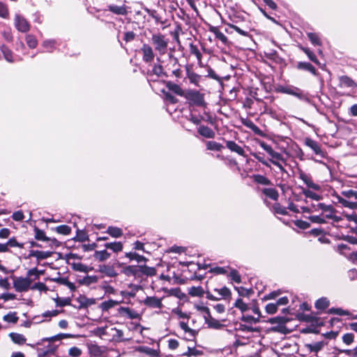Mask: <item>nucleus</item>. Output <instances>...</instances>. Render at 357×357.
I'll return each instance as SVG.
<instances>
[{
	"label": "nucleus",
	"instance_id": "58836bf2",
	"mask_svg": "<svg viewBox=\"0 0 357 357\" xmlns=\"http://www.w3.org/2000/svg\"><path fill=\"white\" fill-rule=\"evenodd\" d=\"M325 343L322 341L317 342L311 344H308L307 347L310 350V351L318 352L321 350L324 347Z\"/></svg>",
	"mask_w": 357,
	"mask_h": 357
},
{
	"label": "nucleus",
	"instance_id": "79ce46f5",
	"mask_svg": "<svg viewBox=\"0 0 357 357\" xmlns=\"http://www.w3.org/2000/svg\"><path fill=\"white\" fill-rule=\"evenodd\" d=\"M337 199L339 203L342 204L345 207L355 208L357 206V204L356 202L347 201L345 199L341 197L340 196H337Z\"/></svg>",
	"mask_w": 357,
	"mask_h": 357
},
{
	"label": "nucleus",
	"instance_id": "f8f14e48",
	"mask_svg": "<svg viewBox=\"0 0 357 357\" xmlns=\"http://www.w3.org/2000/svg\"><path fill=\"white\" fill-rule=\"evenodd\" d=\"M15 26L21 32H26L29 30V24L27 21L20 15H16L15 18Z\"/></svg>",
	"mask_w": 357,
	"mask_h": 357
},
{
	"label": "nucleus",
	"instance_id": "c9c22d12",
	"mask_svg": "<svg viewBox=\"0 0 357 357\" xmlns=\"http://www.w3.org/2000/svg\"><path fill=\"white\" fill-rule=\"evenodd\" d=\"M211 31H212L215 34V37L222 41L224 44L227 42V36L223 33L220 31L218 28L212 27L211 29Z\"/></svg>",
	"mask_w": 357,
	"mask_h": 357
},
{
	"label": "nucleus",
	"instance_id": "2eb2a0df",
	"mask_svg": "<svg viewBox=\"0 0 357 357\" xmlns=\"http://www.w3.org/2000/svg\"><path fill=\"white\" fill-rule=\"evenodd\" d=\"M340 86L347 87V88H355L356 87V82L349 77L343 75L339 78Z\"/></svg>",
	"mask_w": 357,
	"mask_h": 357
},
{
	"label": "nucleus",
	"instance_id": "2f4dec72",
	"mask_svg": "<svg viewBox=\"0 0 357 357\" xmlns=\"http://www.w3.org/2000/svg\"><path fill=\"white\" fill-rule=\"evenodd\" d=\"M167 86L170 91L175 93L178 96L183 95V91L179 85L173 82H168Z\"/></svg>",
	"mask_w": 357,
	"mask_h": 357
},
{
	"label": "nucleus",
	"instance_id": "ddd939ff",
	"mask_svg": "<svg viewBox=\"0 0 357 357\" xmlns=\"http://www.w3.org/2000/svg\"><path fill=\"white\" fill-rule=\"evenodd\" d=\"M179 326H180L181 328L184 331L185 335H186L185 338L187 340H191L193 338H195V336L197 335V332L195 330L190 328L188 326L187 323H185L184 321H181L179 323Z\"/></svg>",
	"mask_w": 357,
	"mask_h": 357
},
{
	"label": "nucleus",
	"instance_id": "49530a36",
	"mask_svg": "<svg viewBox=\"0 0 357 357\" xmlns=\"http://www.w3.org/2000/svg\"><path fill=\"white\" fill-rule=\"evenodd\" d=\"M215 291L218 293V296L220 297V298H227L229 297L230 295H231V291L230 290L226 287H224L221 289H215Z\"/></svg>",
	"mask_w": 357,
	"mask_h": 357
},
{
	"label": "nucleus",
	"instance_id": "a878e982",
	"mask_svg": "<svg viewBox=\"0 0 357 357\" xmlns=\"http://www.w3.org/2000/svg\"><path fill=\"white\" fill-rule=\"evenodd\" d=\"M241 121L245 127L251 129L252 131L255 132L259 131V134L261 133L259 128L250 119L241 118Z\"/></svg>",
	"mask_w": 357,
	"mask_h": 357
},
{
	"label": "nucleus",
	"instance_id": "6ab92c4d",
	"mask_svg": "<svg viewBox=\"0 0 357 357\" xmlns=\"http://www.w3.org/2000/svg\"><path fill=\"white\" fill-rule=\"evenodd\" d=\"M0 50L4 56V59L10 63H13L15 61L13 52L5 45H2L0 46Z\"/></svg>",
	"mask_w": 357,
	"mask_h": 357
},
{
	"label": "nucleus",
	"instance_id": "09e8293b",
	"mask_svg": "<svg viewBox=\"0 0 357 357\" xmlns=\"http://www.w3.org/2000/svg\"><path fill=\"white\" fill-rule=\"evenodd\" d=\"M302 50L307 54L309 59L316 64H319V60L317 59L315 54L308 48L306 47H302Z\"/></svg>",
	"mask_w": 357,
	"mask_h": 357
},
{
	"label": "nucleus",
	"instance_id": "69168bd1",
	"mask_svg": "<svg viewBox=\"0 0 357 357\" xmlns=\"http://www.w3.org/2000/svg\"><path fill=\"white\" fill-rule=\"evenodd\" d=\"M278 307L276 303H268L266 306V311L268 314H273L277 312Z\"/></svg>",
	"mask_w": 357,
	"mask_h": 357
},
{
	"label": "nucleus",
	"instance_id": "9b49d317",
	"mask_svg": "<svg viewBox=\"0 0 357 357\" xmlns=\"http://www.w3.org/2000/svg\"><path fill=\"white\" fill-rule=\"evenodd\" d=\"M52 256V252L49 251H41L31 250L29 251L27 258L36 257L38 261L47 259Z\"/></svg>",
	"mask_w": 357,
	"mask_h": 357
},
{
	"label": "nucleus",
	"instance_id": "9d476101",
	"mask_svg": "<svg viewBox=\"0 0 357 357\" xmlns=\"http://www.w3.org/2000/svg\"><path fill=\"white\" fill-rule=\"evenodd\" d=\"M119 312L121 315L130 319H136L139 318V314L135 310L126 307H120Z\"/></svg>",
	"mask_w": 357,
	"mask_h": 357
},
{
	"label": "nucleus",
	"instance_id": "4c0bfd02",
	"mask_svg": "<svg viewBox=\"0 0 357 357\" xmlns=\"http://www.w3.org/2000/svg\"><path fill=\"white\" fill-rule=\"evenodd\" d=\"M203 352L201 350H198L195 347H188V351L186 352H184L182 354V356H201L202 355Z\"/></svg>",
	"mask_w": 357,
	"mask_h": 357
},
{
	"label": "nucleus",
	"instance_id": "bb28decb",
	"mask_svg": "<svg viewBox=\"0 0 357 357\" xmlns=\"http://www.w3.org/2000/svg\"><path fill=\"white\" fill-rule=\"evenodd\" d=\"M105 247L112 250L114 252H119L123 249V244L121 242L107 243Z\"/></svg>",
	"mask_w": 357,
	"mask_h": 357
},
{
	"label": "nucleus",
	"instance_id": "6e6552de",
	"mask_svg": "<svg viewBox=\"0 0 357 357\" xmlns=\"http://www.w3.org/2000/svg\"><path fill=\"white\" fill-rule=\"evenodd\" d=\"M299 178L308 188L314 190H319L321 189V186L319 184L314 183L311 176L305 172H301L299 173Z\"/></svg>",
	"mask_w": 357,
	"mask_h": 357
},
{
	"label": "nucleus",
	"instance_id": "c85d7f7f",
	"mask_svg": "<svg viewBox=\"0 0 357 357\" xmlns=\"http://www.w3.org/2000/svg\"><path fill=\"white\" fill-rule=\"evenodd\" d=\"M137 351H139L142 353H144L151 357H155V356H158V351L157 350H155V349H151L148 347H144V346L139 347L137 348Z\"/></svg>",
	"mask_w": 357,
	"mask_h": 357
},
{
	"label": "nucleus",
	"instance_id": "de8ad7c7",
	"mask_svg": "<svg viewBox=\"0 0 357 357\" xmlns=\"http://www.w3.org/2000/svg\"><path fill=\"white\" fill-rule=\"evenodd\" d=\"M310 208H312V212H317L319 211H323L324 210L330 209V206H327L323 203H319L317 204H312Z\"/></svg>",
	"mask_w": 357,
	"mask_h": 357
},
{
	"label": "nucleus",
	"instance_id": "a211bd4d",
	"mask_svg": "<svg viewBox=\"0 0 357 357\" xmlns=\"http://www.w3.org/2000/svg\"><path fill=\"white\" fill-rule=\"evenodd\" d=\"M198 132L203 137L206 138H214V131L208 126H201L198 128Z\"/></svg>",
	"mask_w": 357,
	"mask_h": 357
},
{
	"label": "nucleus",
	"instance_id": "680f3d73",
	"mask_svg": "<svg viewBox=\"0 0 357 357\" xmlns=\"http://www.w3.org/2000/svg\"><path fill=\"white\" fill-rule=\"evenodd\" d=\"M151 72L153 75H155L158 77H160L164 74L163 68L160 64H155L153 66Z\"/></svg>",
	"mask_w": 357,
	"mask_h": 357
},
{
	"label": "nucleus",
	"instance_id": "4d7b16f0",
	"mask_svg": "<svg viewBox=\"0 0 357 357\" xmlns=\"http://www.w3.org/2000/svg\"><path fill=\"white\" fill-rule=\"evenodd\" d=\"M330 206V209L328 210H324L322 213H324V219H331L333 220L335 218V215L334 214V209L333 207L331 205Z\"/></svg>",
	"mask_w": 357,
	"mask_h": 357
},
{
	"label": "nucleus",
	"instance_id": "0e129e2a",
	"mask_svg": "<svg viewBox=\"0 0 357 357\" xmlns=\"http://www.w3.org/2000/svg\"><path fill=\"white\" fill-rule=\"evenodd\" d=\"M354 339V335L352 333H346L342 336V341L347 345H350Z\"/></svg>",
	"mask_w": 357,
	"mask_h": 357
},
{
	"label": "nucleus",
	"instance_id": "b1692460",
	"mask_svg": "<svg viewBox=\"0 0 357 357\" xmlns=\"http://www.w3.org/2000/svg\"><path fill=\"white\" fill-rule=\"evenodd\" d=\"M262 192L266 197L274 201H277L279 197L278 192L275 188H264Z\"/></svg>",
	"mask_w": 357,
	"mask_h": 357
},
{
	"label": "nucleus",
	"instance_id": "bf43d9fd",
	"mask_svg": "<svg viewBox=\"0 0 357 357\" xmlns=\"http://www.w3.org/2000/svg\"><path fill=\"white\" fill-rule=\"evenodd\" d=\"M255 181L262 185H269L271 183V181L264 176L262 175H256L255 176Z\"/></svg>",
	"mask_w": 357,
	"mask_h": 357
},
{
	"label": "nucleus",
	"instance_id": "1a4fd4ad",
	"mask_svg": "<svg viewBox=\"0 0 357 357\" xmlns=\"http://www.w3.org/2000/svg\"><path fill=\"white\" fill-rule=\"evenodd\" d=\"M305 144L313 150L315 154L321 157L324 156V151L321 150L319 144L316 141L307 137L305 139Z\"/></svg>",
	"mask_w": 357,
	"mask_h": 357
},
{
	"label": "nucleus",
	"instance_id": "774afa93",
	"mask_svg": "<svg viewBox=\"0 0 357 357\" xmlns=\"http://www.w3.org/2000/svg\"><path fill=\"white\" fill-rule=\"evenodd\" d=\"M56 42L53 40H45L43 43V47L48 52H52L55 47Z\"/></svg>",
	"mask_w": 357,
	"mask_h": 357
},
{
	"label": "nucleus",
	"instance_id": "4468645a",
	"mask_svg": "<svg viewBox=\"0 0 357 357\" xmlns=\"http://www.w3.org/2000/svg\"><path fill=\"white\" fill-rule=\"evenodd\" d=\"M226 147L231 152L236 153L239 155L245 156V151L234 141H226Z\"/></svg>",
	"mask_w": 357,
	"mask_h": 357
},
{
	"label": "nucleus",
	"instance_id": "f704fd0d",
	"mask_svg": "<svg viewBox=\"0 0 357 357\" xmlns=\"http://www.w3.org/2000/svg\"><path fill=\"white\" fill-rule=\"evenodd\" d=\"M34 231H35V238L36 240L42 241H48L50 240V238L45 236V233L44 232V231H43L37 227H35Z\"/></svg>",
	"mask_w": 357,
	"mask_h": 357
},
{
	"label": "nucleus",
	"instance_id": "4be33fe9",
	"mask_svg": "<svg viewBox=\"0 0 357 357\" xmlns=\"http://www.w3.org/2000/svg\"><path fill=\"white\" fill-rule=\"evenodd\" d=\"M93 257L99 261H104L110 257V254L106 250L96 251Z\"/></svg>",
	"mask_w": 357,
	"mask_h": 357
},
{
	"label": "nucleus",
	"instance_id": "0eeeda50",
	"mask_svg": "<svg viewBox=\"0 0 357 357\" xmlns=\"http://www.w3.org/2000/svg\"><path fill=\"white\" fill-rule=\"evenodd\" d=\"M299 178L308 188L314 190H319L321 189V186L319 184L314 183L311 176L305 172H301L299 173Z\"/></svg>",
	"mask_w": 357,
	"mask_h": 357
},
{
	"label": "nucleus",
	"instance_id": "052dcab7",
	"mask_svg": "<svg viewBox=\"0 0 357 357\" xmlns=\"http://www.w3.org/2000/svg\"><path fill=\"white\" fill-rule=\"evenodd\" d=\"M188 77L190 82L196 85L198 84V83L201 79L200 75L196 74L195 73H189L188 75Z\"/></svg>",
	"mask_w": 357,
	"mask_h": 357
},
{
	"label": "nucleus",
	"instance_id": "13d9d810",
	"mask_svg": "<svg viewBox=\"0 0 357 357\" xmlns=\"http://www.w3.org/2000/svg\"><path fill=\"white\" fill-rule=\"evenodd\" d=\"M342 195L348 199H354V200L357 199V192L353 190H344L342 192Z\"/></svg>",
	"mask_w": 357,
	"mask_h": 357
},
{
	"label": "nucleus",
	"instance_id": "5701e85b",
	"mask_svg": "<svg viewBox=\"0 0 357 357\" xmlns=\"http://www.w3.org/2000/svg\"><path fill=\"white\" fill-rule=\"evenodd\" d=\"M10 337L11 338L12 341L17 344H23L26 342V337L20 333H10L9 334Z\"/></svg>",
	"mask_w": 357,
	"mask_h": 357
},
{
	"label": "nucleus",
	"instance_id": "338daca9",
	"mask_svg": "<svg viewBox=\"0 0 357 357\" xmlns=\"http://www.w3.org/2000/svg\"><path fill=\"white\" fill-rule=\"evenodd\" d=\"M68 354L72 357H79L82 354V350L77 347H73L69 349Z\"/></svg>",
	"mask_w": 357,
	"mask_h": 357
},
{
	"label": "nucleus",
	"instance_id": "5fc2aeb1",
	"mask_svg": "<svg viewBox=\"0 0 357 357\" xmlns=\"http://www.w3.org/2000/svg\"><path fill=\"white\" fill-rule=\"evenodd\" d=\"M26 42L30 48H35L38 45L37 40L32 35L26 36Z\"/></svg>",
	"mask_w": 357,
	"mask_h": 357
},
{
	"label": "nucleus",
	"instance_id": "412c9836",
	"mask_svg": "<svg viewBox=\"0 0 357 357\" xmlns=\"http://www.w3.org/2000/svg\"><path fill=\"white\" fill-rule=\"evenodd\" d=\"M139 266H128L124 268V273L128 276L139 277Z\"/></svg>",
	"mask_w": 357,
	"mask_h": 357
},
{
	"label": "nucleus",
	"instance_id": "e433bc0d",
	"mask_svg": "<svg viewBox=\"0 0 357 357\" xmlns=\"http://www.w3.org/2000/svg\"><path fill=\"white\" fill-rule=\"evenodd\" d=\"M79 303H80L81 307H87L90 305L95 304V299L93 298H88L86 297H79L78 299Z\"/></svg>",
	"mask_w": 357,
	"mask_h": 357
},
{
	"label": "nucleus",
	"instance_id": "473e14b6",
	"mask_svg": "<svg viewBox=\"0 0 357 357\" xmlns=\"http://www.w3.org/2000/svg\"><path fill=\"white\" fill-rule=\"evenodd\" d=\"M126 257L129 258L130 260H135L137 262L146 261V259L142 255H139L136 252H127Z\"/></svg>",
	"mask_w": 357,
	"mask_h": 357
},
{
	"label": "nucleus",
	"instance_id": "603ef678",
	"mask_svg": "<svg viewBox=\"0 0 357 357\" xmlns=\"http://www.w3.org/2000/svg\"><path fill=\"white\" fill-rule=\"evenodd\" d=\"M308 218L311 222L314 223L324 224L326 222L324 217V213H321L320 215H311Z\"/></svg>",
	"mask_w": 357,
	"mask_h": 357
},
{
	"label": "nucleus",
	"instance_id": "c03bdc74",
	"mask_svg": "<svg viewBox=\"0 0 357 357\" xmlns=\"http://www.w3.org/2000/svg\"><path fill=\"white\" fill-rule=\"evenodd\" d=\"M7 245H8V248L9 247L10 248H24V243H20L17 241L16 238L15 237H13V238H10L8 241H7Z\"/></svg>",
	"mask_w": 357,
	"mask_h": 357
},
{
	"label": "nucleus",
	"instance_id": "8fccbe9b",
	"mask_svg": "<svg viewBox=\"0 0 357 357\" xmlns=\"http://www.w3.org/2000/svg\"><path fill=\"white\" fill-rule=\"evenodd\" d=\"M234 306L239 309L241 312H244L248 310V305L243 302V301L241 298H238L235 303Z\"/></svg>",
	"mask_w": 357,
	"mask_h": 357
},
{
	"label": "nucleus",
	"instance_id": "c756f323",
	"mask_svg": "<svg viewBox=\"0 0 357 357\" xmlns=\"http://www.w3.org/2000/svg\"><path fill=\"white\" fill-rule=\"evenodd\" d=\"M329 306V301L326 297L318 299L315 303V307L318 310H325Z\"/></svg>",
	"mask_w": 357,
	"mask_h": 357
},
{
	"label": "nucleus",
	"instance_id": "6e6d98bb",
	"mask_svg": "<svg viewBox=\"0 0 357 357\" xmlns=\"http://www.w3.org/2000/svg\"><path fill=\"white\" fill-rule=\"evenodd\" d=\"M56 231L61 234L68 235L70 233L71 229L68 225H60L56 227Z\"/></svg>",
	"mask_w": 357,
	"mask_h": 357
},
{
	"label": "nucleus",
	"instance_id": "cd10ccee",
	"mask_svg": "<svg viewBox=\"0 0 357 357\" xmlns=\"http://www.w3.org/2000/svg\"><path fill=\"white\" fill-rule=\"evenodd\" d=\"M206 323L208 324V327L215 329H219L223 326V325L218 320L213 318L211 316L206 319Z\"/></svg>",
	"mask_w": 357,
	"mask_h": 357
},
{
	"label": "nucleus",
	"instance_id": "ea45409f",
	"mask_svg": "<svg viewBox=\"0 0 357 357\" xmlns=\"http://www.w3.org/2000/svg\"><path fill=\"white\" fill-rule=\"evenodd\" d=\"M204 294V289L202 287H192L189 289V294L192 296H202Z\"/></svg>",
	"mask_w": 357,
	"mask_h": 357
},
{
	"label": "nucleus",
	"instance_id": "3c124183",
	"mask_svg": "<svg viewBox=\"0 0 357 357\" xmlns=\"http://www.w3.org/2000/svg\"><path fill=\"white\" fill-rule=\"evenodd\" d=\"M54 301L57 307H64L70 305V299L67 298L57 297L54 299Z\"/></svg>",
	"mask_w": 357,
	"mask_h": 357
},
{
	"label": "nucleus",
	"instance_id": "aec40b11",
	"mask_svg": "<svg viewBox=\"0 0 357 357\" xmlns=\"http://www.w3.org/2000/svg\"><path fill=\"white\" fill-rule=\"evenodd\" d=\"M189 48H190V54H192L196 56L199 66H202V54L200 52V51L199 50L198 47L195 45L190 43Z\"/></svg>",
	"mask_w": 357,
	"mask_h": 357
},
{
	"label": "nucleus",
	"instance_id": "e2e57ef3",
	"mask_svg": "<svg viewBox=\"0 0 357 357\" xmlns=\"http://www.w3.org/2000/svg\"><path fill=\"white\" fill-rule=\"evenodd\" d=\"M98 282V277L96 275L86 276L83 279V283L86 285L95 284Z\"/></svg>",
	"mask_w": 357,
	"mask_h": 357
},
{
	"label": "nucleus",
	"instance_id": "a19ab883",
	"mask_svg": "<svg viewBox=\"0 0 357 357\" xmlns=\"http://www.w3.org/2000/svg\"><path fill=\"white\" fill-rule=\"evenodd\" d=\"M120 303H121L120 301H114V300H109L107 301H105V302L102 303L101 307H102V310L107 311L109 309H110V308L114 307L115 305L119 304Z\"/></svg>",
	"mask_w": 357,
	"mask_h": 357
},
{
	"label": "nucleus",
	"instance_id": "72a5a7b5",
	"mask_svg": "<svg viewBox=\"0 0 357 357\" xmlns=\"http://www.w3.org/2000/svg\"><path fill=\"white\" fill-rule=\"evenodd\" d=\"M303 193L306 197L310 198L316 201H319L322 199V197L321 195L314 192L313 191L309 189H303Z\"/></svg>",
	"mask_w": 357,
	"mask_h": 357
},
{
	"label": "nucleus",
	"instance_id": "7c9ffc66",
	"mask_svg": "<svg viewBox=\"0 0 357 357\" xmlns=\"http://www.w3.org/2000/svg\"><path fill=\"white\" fill-rule=\"evenodd\" d=\"M107 233L114 238H119L123 235L122 230L120 228L116 227H109L107 228Z\"/></svg>",
	"mask_w": 357,
	"mask_h": 357
},
{
	"label": "nucleus",
	"instance_id": "37998d69",
	"mask_svg": "<svg viewBox=\"0 0 357 357\" xmlns=\"http://www.w3.org/2000/svg\"><path fill=\"white\" fill-rule=\"evenodd\" d=\"M208 150L220 151L223 148V146L216 142L209 141L206 144Z\"/></svg>",
	"mask_w": 357,
	"mask_h": 357
},
{
	"label": "nucleus",
	"instance_id": "dca6fc26",
	"mask_svg": "<svg viewBox=\"0 0 357 357\" xmlns=\"http://www.w3.org/2000/svg\"><path fill=\"white\" fill-rule=\"evenodd\" d=\"M108 10L110 12L119 15H126L128 13L127 8L126 6H116V5H109Z\"/></svg>",
	"mask_w": 357,
	"mask_h": 357
},
{
	"label": "nucleus",
	"instance_id": "7ed1b4c3",
	"mask_svg": "<svg viewBox=\"0 0 357 357\" xmlns=\"http://www.w3.org/2000/svg\"><path fill=\"white\" fill-rule=\"evenodd\" d=\"M32 282L31 278L26 277H15L13 278V287L17 292H25L31 288Z\"/></svg>",
	"mask_w": 357,
	"mask_h": 357
},
{
	"label": "nucleus",
	"instance_id": "f257e3e1",
	"mask_svg": "<svg viewBox=\"0 0 357 357\" xmlns=\"http://www.w3.org/2000/svg\"><path fill=\"white\" fill-rule=\"evenodd\" d=\"M259 145L270 155V162L277 166L282 172H286L284 165H287V160L284 158L282 155L275 151L270 145L264 142H260Z\"/></svg>",
	"mask_w": 357,
	"mask_h": 357
},
{
	"label": "nucleus",
	"instance_id": "39448f33",
	"mask_svg": "<svg viewBox=\"0 0 357 357\" xmlns=\"http://www.w3.org/2000/svg\"><path fill=\"white\" fill-rule=\"evenodd\" d=\"M140 52L142 54V60L145 63H151L153 61L155 54L152 47L149 45L144 44L140 49Z\"/></svg>",
	"mask_w": 357,
	"mask_h": 357
},
{
	"label": "nucleus",
	"instance_id": "864d4df0",
	"mask_svg": "<svg viewBox=\"0 0 357 357\" xmlns=\"http://www.w3.org/2000/svg\"><path fill=\"white\" fill-rule=\"evenodd\" d=\"M241 320L248 324H256L259 322V317H255L252 315L244 314L241 317Z\"/></svg>",
	"mask_w": 357,
	"mask_h": 357
},
{
	"label": "nucleus",
	"instance_id": "20e7f679",
	"mask_svg": "<svg viewBox=\"0 0 357 357\" xmlns=\"http://www.w3.org/2000/svg\"><path fill=\"white\" fill-rule=\"evenodd\" d=\"M185 98L190 103L196 106H204V94L201 93L197 91L190 90L185 93Z\"/></svg>",
	"mask_w": 357,
	"mask_h": 357
},
{
	"label": "nucleus",
	"instance_id": "f03ea898",
	"mask_svg": "<svg viewBox=\"0 0 357 357\" xmlns=\"http://www.w3.org/2000/svg\"><path fill=\"white\" fill-rule=\"evenodd\" d=\"M151 42L154 46L155 50L160 55H163L167 52L169 40L163 34L160 33L153 34Z\"/></svg>",
	"mask_w": 357,
	"mask_h": 357
},
{
	"label": "nucleus",
	"instance_id": "f3484780",
	"mask_svg": "<svg viewBox=\"0 0 357 357\" xmlns=\"http://www.w3.org/2000/svg\"><path fill=\"white\" fill-rule=\"evenodd\" d=\"M296 68L298 70H303L310 72L312 74L317 75V70L315 68L308 62L300 61L297 63Z\"/></svg>",
	"mask_w": 357,
	"mask_h": 357
},
{
	"label": "nucleus",
	"instance_id": "423d86ee",
	"mask_svg": "<svg viewBox=\"0 0 357 357\" xmlns=\"http://www.w3.org/2000/svg\"><path fill=\"white\" fill-rule=\"evenodd\" d=\"M143 303L151 308L161 309L163 307L162 298L155 296H147L143 301Z\"/></svg>",
	"mask_w": 357,
	"mask_h": 357
},
{
	"label": "nucleus",
	"instance_id": "393cba45",
	"mask_svg": "<svg viewBox=\"0 0 357 357\" xmlns=\"http://www.w3.org/2000/svg\"><path fill=\"white\" fill-rule=\"evenodd\" d=\"M139 277L142 275L147 276H152L155 274V269L153 267H149L146 266H139Z\"/></svg>",
	"mask_w": 357,
	"mask_h": 357
},
{
	"label": "nucleus",
	"instance_id": "a18cd8bd",
	"mask_svg": "<svg viewBox=\"0 0 357 357\" xmlns=\"http://www.w3.org/2000/svg\"><path fill=\"white\" fill-rule=\"evenodd\" d=\"M307 36L311 43L314 45H321V40L319 36L316 33H307Z\"/></svg>",
	"mask_w": 357,
	"mask_h": 357
}]
</instances>
